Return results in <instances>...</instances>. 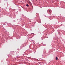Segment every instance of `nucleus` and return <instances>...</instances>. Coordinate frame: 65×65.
Here are the masks:
<instances>
[{
    "mask_svg": "<svg viewBox=\"0 0 65 65\" xmlns=\"http://www.w3.org/2000/svg\"><path fill=\"white\" fill-rule=\"evenodd\" d=\"M56 60H58V57H56Z\"/></svg>",
    "mask_w": 65,
    "mask_h": 65,
    "instance_id": "1",
    "label": "nucleus"
},
{
    "mask_svg": "<svg viewBox=\"0 0 65 65\" xmlns=\"http://www.w3.org/2000/svg\"><path fill=\"white\" fill-rule=\"evenodd\" d=\"M28 6H29V5H28V4L26 5V6L28 7Z\"/></svg>",
    "mask_w": 65,
    "mask_h": 65,
    "instance_id": "2",
    "label": "nucleus"
},
{
    "mask_svg": "<svg viewBox=\"0 0 65 65\" xmlns=\"http://www.w3.org/2000/svg\"><path fill=\"white\" fill-rule=\"evenodd\" d=\"M49 11V12H51V10H50Z\"/></svg>",
    "mask_w": 65,
    "mask_h": 65,
    "instance_id": "3",
    "label": "nucleus"
}]
</instances>
